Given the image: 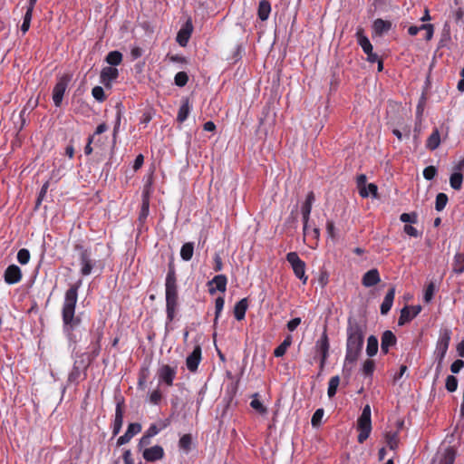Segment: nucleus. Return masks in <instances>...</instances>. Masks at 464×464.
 <instances>
[{
	"mask_svg": "<svg viewBox=\"0 0 464 464\" xmlns=\"http://www.w3.org/2000/svg\"><path fill=\"white\" fill-rule=\"evenodd\" d=\"M82 281L72 285L65 292L62 307L63 331L71 343H77L80 337L77 328L82 324V319L75 315L76 304L78 301V289Z\"/></svg>",
	"mask_w": 464,
	"mask_h": 464,
	"instance_id": "1",
	"label": "nucleus"
},
{
	"mask_svg": "<svg viewBox=\"0 0 464 464\" xmlns=\"http://www.w3.org/2000/svg\"><path fill=\"white\" fill-rule=\"evenodd\" d=\"M347 341H346V353L343 372L347 377L350 376L352 366L355 363L362 353L364 342V330L355 319L349 318L347 325Z\"/></svg>",
	"mask_w": 464,
	"mask_h": 464,
	"instance_id": "2",
	"label": "nucleus"
},
{
	"mask_svg": "<svg viewBox=\"0 0 464 464\" xmlns=\"http://www.w3.org/2000/svg\"><path fill=\"white\" fill-rule=\"evenodd\" d=\"M165 298L167 324H169L175 319L179 309L177 275L173 264L169 265V270L165 279Z\"/></svg>",
	"mask_w": 464,
	"mask_h": 464,
	"instance_id": "3",
	"label": "nucleus"
},
{
	"mask_svg": "<svg viewBox=\"0 0 464 464\" xmlns=\"http://www.w3.org/2000/svg\"><path fill=\"white\" fill-rule=\"evenodd\" d=\"M357 430L359 431L357 440L362 444L369 438L372 431L371 407L368 404L363 407L357 420Z\"/></svg>",
	"mask_w": 464,
	"mask_h": 464,
	"instance_id": "4",
	"label": "nucleus"
},
{
	"mask_svg": "<svg viewBox=\"0 0 464 464\" xmlns=\"http://www.w3.org/2000/svg\"><path fill=\"white\" fill-rule=\"evenodd\" d=\"M86 356V353H82L74 361L72 369L68 375L70 383H78L82 375V379L86 377V371L91 363V360H87Z\"/></svg>",
	"mask_w": 464,
	"mask_h": 464,
	"instance_id": "5",
	"label": "nucleus"
},
{
	"mask_svg": "<svg viewBox=\"0 0 464 464\" xmlns=\"http://www.w3.org/2000/svg\"><path fill=\"white\" fill-rule=\"evenodd\" d=\"M286 260L291 265L295 276L302 281L304 285L307 283L308 276L305 275L306 265L296 252H289L286 255Z\"/></svg>",
	"mask_w": 464,
	"mask_h": 464,
	"instance_id": "6",
	"label": "nucleus"
},
{
	"mask_svg": "<svg viewBox=\"0 0 464 464\" xmlns=\"http://www.w3.org/2000/svg\"><path fill=\"white\" fill-rule=\"evenodd\" d=\"M71 81V76L64 74L61 76L53 89V101L56 107H60L63 95Z\"/></svg>",
	"mask_w": 464,
	"mask_h": 464,
	"instance_id": "7",
	"label": "nucleus"
},
{
	"mask_svg": "<svg viewBox=\"0 0 464 464\" xmlns=\"http://www.w3.org/2000/svg\"><path fill=\"white\" fill-rule=\"evenodd\" d=\"M177 369L169 364H163L158 370L159 382L170 387L176 378Z\"/></svg>",
	"mask_w": 464,
	"mask_h": 464,
	"instance_id": "8",
	"label": "nucleus"
},
{
	"mask_svg": "<svg viewBox=\"0 0 464 464\" xmlns=\"http://www.w3.org/2000/svg\"><path fill=\"white\" fill-rule=\"evenodd\" d=\"M450 342V331L445 330L444 333L440 336L436 345V355L439 360V363H441L445 358L447 351L449 349Z\"/></svg>",
	"mask_w": 464,
	"mask_h": 464,
	"instance_id": "9",
	"label": "nucleus"
},
{
	"mask_svg": "<svg viewBox=\"0 0 464 464\" xmlns=\"http://www.w3.org/2000/svg\"><path fill=\"white\" fill-rule=\"evenodd\" d=\"M421 311L420 305H405L401 310V314L398 319V325L402 326L407 323H410L412 319H414Z\"/></svg>",
	"mask_w": 464,
	"mask_h": 464,
	"instance_id": "10",
	"label": "nucleus"
},
{
	"mask_svg": "<svg viewBox=\"0 0 464 464\" xmlns=\"http://www.w3.org/2000/svg\"><path fill=\"white\" fill-rule=\"evenodd\" d=\"M202 360V349L199 344L195 345L192 353L186 358V366L190 372H196Z\"/></svg>",
	"mask_w": 464,
	"mask_h": 464,
	"instance_id": "11",
	"label": "nucleus"
},
{
	"mask_svg": "<svg viewBox=\"0 0 464 464\" xmlns=\"http://www.w3.org/2000/svg\"><path fill=\"white\" fill-rule=\"evenodd\" d=\"M314 199H315V198H314V192L313 191L309 192L306 196L304 203L303 204V206L301 208V212H302L303 221H304L303 231L304 232L305 235L308 234V222H309V218H310V214H311V210H312V206H313V203L314 202Z\"/></svg>",
	"mask_w": 464,
	"mask_h": 464,
	"instance_id": "12",
	"label": "nucleus"
},
{
	"mask_svg": "<svg viewBox=\"0 0 464 464\" xmlns=\"http://www.w3.org/2000/svg\"><path fill=\"white\" fill-rule=\"evenodd\" d=\"M314 348L316 353H319L320 357H323V360L329 357L330 343L326 326H324L320 338L315 342Z\"/></svg>",
	"mask_w": 464,
	"mask_h": 464,
	"instance_id": "13",
	"label": "nucleus"
},
{
	"mask_svg": "<svg viewBox=\"0 0 464 464\" xmlns=\"http://www.w3.org/2000/svg\"><path fill=\"white\" fill-rule=\"evenodd\" d=\"M149 213H150V195H149V192L148 191H144L142 193V202H141V208H140V211L139 213V217H138V227L140 230L142 229L146 220H147V218L149 216Z\"/></svg>",
	"mask_w": 464,
	"mask_h": 464,
	"instance_id": "14",
	"label": "nucleus"
},
{
	"mask_svg": "<svg viewBox=\"0 0 464 464\" xmlns=\"http://www.w3.org/2000/svg\"><path fill=\"white\" fill-rule=\"evenodd\" d=\"M119 76V71L118 69L111 67V66H106L102 68L100 75V82L106 87L111 88V82L116 80Z\"/></svg>",
	"mask_w": 464,
	"mask_h": 464,
	"instance_id": "15",
	"label": "nucleus"
},
{
	"mask_svg": "<svg viewBox=\"0 0 464 464\" xmlns=\"http://www.w3.org/2000/svg\"><path fill=\"white\" fill-rule=\"evenodd\" d=\"M79 259L82 265L81 274L82 276H89L95 265V262L92 259L91 250H83L81 252Z\"/></svg>",
	"mask_w": 464,
	"mask_h": 464,
	"instance_id": "16",
	"label": "nucleus"
},
{
	"mask_svg": "<svg viewBox=\"0 0 464 464\" xmlns=\"http://www.w3.org/2000/svg\"><path fill=\"white\" fill-rule=\"evenodd\" d=\"M5 282L8 285H14L21 281L22 271L16 265H10L4 274Z\"/></svg>",
	"mask_w": 464,
	"mask_h": 464,
	"instance_id": "17",
	"label": "nucleus"
},
{
	"mask_svg": "<svg viewBox=\"0 0 464 464\" xmlns=\"http://www.w3.org/2000/svg\"><path fill=\"white\" fill-rule=\"evenodd\" d=\"M227 284V278L225 275H218L210 280L208 285L209 286L208 292L210 295H214L216 291L226 292Z\"/></svg>",
	"mask_w": 464,
	"mask_h": 464,
	"instance_id": "18",
	"label": "nucleus"
},
{
	"mask_svg": "<svg viewBox=\"0 0 464 464\" xmlns=\"http://www.w3.org/2000/svg\"><path fill=\"white\" fill-rule=\"evenodd\" d=\"M141 431V425L138 422L130 423L126 432L120 436L117 440V446H121L128 443L132 437Z\"/></svg>",
	"mask_w": 464,
	"mask_h": 464,
	"instance_id": "19",
	"label": "nucleus"
},
{
	"mask_svg": "<svg viewBox=\"0 0 464 464\" xmlns=\"http://www.w3.org/2000/svg\"><path fill=\"white\" fill-rule=\"evenodd\" d=\"M142 456L146 461L154 462L163 459L164 450L160 445L147 448L143 450Z\"/></svg>",
	"mask_w": 464,
	"mask_h": 464,
	"instance_id": "20",
	"label": "nucleus"
},
{
	"mask_svg": "<svg viewBox=\"0 0 464 464\" xmlns=\"http://www.w3.org/2000/svg\"><path fill=\"white\" fill-rule=\"evenodd\" d=\"M193 31V25L190 20H188L183 26L180 28V30L178 32L177 34V42L180 46H186L188 43V40L191 36Z\"/></svg>",
	"mask_w": 464,
	"mask_h": 464,
	"instance_id": "21",
	"label": "nucleus"
},
{
	"mask_svg": "<svg viewBox=\"0 0 464 464\" xmlns=\"http://www.w3.org/2000/svg\"><path fill=\"white\" fill-rule=\"evenodd\" d=\"M381 282L380 273L377 268L367 271L362 278V285L365 287H372Z\"/></svg>",
	"mask_w": 464,
	"mask_h": 464,
	"instance_id": "22",
	"label": "nucleus"
},
{
	"mask_svg": "<svg viewBox=\"0 0 464 464\" xmlns=\"http://www.w3.org/2000/svg\"><path fill=\"white\" fill-rule=\"evenodd\" d=\"M396 342L397 338L395 334L392 331L386 330L382 335L381 352L384 354H387L389 353V348L394 346Z\"/></svg>",
	"mask_w": 464,
	"mask_h": 464,
	"instance_id": "23",
	"label": "nucleus"
},
{
	"mask_svg": "<svg viewBox=\"0 0 464 464\" xmlns=\"http://www.w3.org/2000/svg\"><path fill=\"white\" fill-rule=\"evenodd\" d=\"M463 167H464V160L462 161H460L459 163V165L456 167V169L459 171L452 173L450 178V187L455 190H459L461 188L463 176L459 171L462 169Z\"/></svg>",
	"mask_w": 464,
	"mask_h": 464,
	"instance_id": "24",
	"label": "nucleus"
},
{
	"mask_svg": "<svg viewBox=\"0 0 464 464\" xmlns=\"http://www.w3.org/2000/svg\"><path fill=\"white\" fill-rule=\"evenodd\" d=\"M394 297H395V288L391 287L388 290V292L381 304V307H380V311L382 315H385L390 312V310L392 306L393 301H394Z\"/></svg>",
	"mask_w": 464,
	"mask_h": 464,
	"instance_id": "25",
	"label": "nucleus"
},
{
	"mask_svg": "<svg viewBox=\"0 0 464 464\" xmlns=\"http://www.w3.org/2000/svg\"><path fill=\"white\" fill-rule=\"evenodd\" d=\"M122 403L123 402H118L116 405L115 419H114L113 428H112V434L114 436L117 435L121 431L122 424H123Z\"/></svg>",
	"mask_w": 464,
	"mask_h": 464,
	"instance_id": "26",
	"label": "nucleus"
},
{
	"mask_svg": "<svg viewBox=\"0 0 464 464\" xmlns=\"http://www.w3.org/2000/svg\"><path fill=\"white\" fill-rule=\"evenodd\" d=\"M103 336V326L98 327L94 333V338L95 340L92 342V344L93 345V350L92 351L90 356L92 357L90 360H93L96 358L101 352V341Z\"/></svg>",
	"mask_w": 464,
	"mask_h": 464,
	"instance_id": "27",
	"label": "nucleus"
},
{
	"mask_svg": "<svg viewBox=\"0 0 464 464\" xmlns=\"http://www.w3.org/2000/svg\"><path fill=\"white\" fill-rule=\"evenodd\" d=\"M170 422V419L160 420L158 423L151 424L145 433L152 438L156 436L160 430L169 427Z\"/></svg>",
	"mask_w": 464,
	"mask_h": 464,
	"instance_id": "28",
	"label": "nucleus"
},
{
	"mask_svg": "<svg viewBox=\"0 0 464 464\" xmlns=\"http://www.w3.org/2000/svg\"><path fill=\"white\" fill-rule=\"evenodd\" d=\"M248 308L247 298H243L238 301L234 307V315L237 321H241L245 318L246 312Z\"/></svg>",
	"mask_w": 464,
	"mask_h": 464,
	"instance_id": "29",
	"label": "nucleus"
},
{
	"mask_svg": "<svg viewBox=\"0 0 464 464\" xmlns=\"http://www.w3.org/2000/svg\"><path fill=\"white\" fill-rule=\"evenodd\" d=\"M271 12V4L267 0H261L258 5L257 15L261 21L268 19Z\"/></svg>",
	"mask_w": 464,
	"mask_h": 464,
	"instance_id": "30",
	"label": "nucleus"
},
{
	"mask_svg": "<svg viewBox=\"0 0 464 464\" xmlns=\"http://www.w3.org/2000/svg\"><path fill=\"white\" fill-rule=\"evenodd\" d=\"M440 144V134L439 130L436 128L433 130L431 134L429 136L426 141V148L430 150H435Z\"/></svg>",
	"mask_w": 464,
	"mask_h": 464,
	"instance_id": "31",
	"label": "nucleus"
},
{
	"mask_svg": "<svg viewBox=\"0 0 464 464\" xmlns=\"http://www.w3.org/2000/svg\"><path fill=\"white\" fill-rule=\"evenodd\" d=\"M420 30H428V35L426 36L427 40H430L433 36V25L431 24H425L420 26L411 25L408 29V33L410 35L414 36L417 35Z\"/></svg>",
	"mask_w": 464,
	"mask_h": 464,
	"instance_id": "32",
	"label": "nucleus"
},
{
	"mask_svg": "<svg viewBox=\"0 0 464 464\" xmlns=\"http://www.w3.org/2000/svg\"><path fill=\"white\" fill-rule=\"evenodd\" d=\"M359 45L362 47L365 53L372 51V45L367 36L363 34V30L360 28L356 33Z\"/></svg>",
	"mask_w": 464,
	"mask_h": 464,
	"instance_id": "33",
	"label": "nucleus"
},
{
	"mask_svg": "<svg viewBox=\"0 0 464 464\" xmlns=\"http://www.w3.org/2000/svg\"><path fill=\"white\" fill-rule=\"evenodd\" d=\"M392 28V23L381 18L376 19L373 22V30L378 35L388 32Z\"/></svg>",
	"mask_w": 464,
	"mask_h": 464,
	"instance_id": "34",
	"label": "nucleus"
},
{
	"mask_svg": "<svg viewBox=\"0 0 464 464\" xmlns=\"http://www.w3.org/2000/svg\"><path fill=\"white\" fill-rule=\"evenodd\" d=\"M385 442L390 450H395L399 446V431H387L385 433Z\"/></svg>",
	"mask_w": 464,
	"mask_h": 464,
	"instance_id": "35",
	"label": "nucleus"
},
{
	"mask_svg": "<svg viewBox=\"0 0 464 464\" xmlns=\"http://www.w3.org/2000/svg\"><path fill=\"white\" fill-rule=\"evenodd\" d=\"M190 112V105L188 99H185L182 102L181 106L179 109L178 115H177V121L180 123L184 122Z\"/></svg>",
	"mask_w": 464,
	"mask_h": 464,
	"instance_id": "36",
	"label": "nucleus"
},
{
	"mask_svg": "<svg viewBox=\"0 0 464 464\" xmlns=\"http://www.w3.org/2000/svg\"><path fill=\"white\" fill-rule=\"evenodd\" d=\"M456 459V451L453 448H447L442 453L439 464H454Z\"/></svg>",
	"mask_w": 464,
	"mask_h": 464,
	"instance_id": "37",
	"label": "nucleus"
},
{
	"mask_svg": "<svg viewBox=\"0 0 464 464\" xmlns=\"http://www.w3.org/2000/svg\"><path fill=\"white\" fill-rule=\"evenodd\" d=\"M452 269L455 274H462L464 272V254H455L452 264Z\"/></svg>",
	"mask_w": 464,
	"mask_h": 464,
	"instance_id": "38",
	"label": "nucleus"
},
{
	"mask_svg": "<svg viewBox=\"0 0 464 464\" xmlns=\"http://www.w3.org/2000/svg\"><path fill=\"white\" fill-rule=\"evenodd\" d=\"M292 344V337L288 335L285 340L274 350L276 357H282L286 353L288 347Z\"/></svg>",
	"mask_w": 464,
	"mask_h": 464,
	"instance_id": "39",
	"label": "nucleus"
},
{
	"mask_svg": "<svg viewBox=\"0 0 464 464\" xmlns=\"http://www.w3.org/2000/svg\"><path fill=\"white\" fill-rule=\"evenodd\" d=\"M378 352V339L374 335H370L367 339L366 353L369 357L374 356Z\"/></svg>",
	"mask_w": 464,
	"mask_h": 464,
	"instance_id": "40",
	"label": "nucleus"
},
{
	"mask_svg": "<svg viewBox=\"0 0 464 464\" xmlns=\"http://www.w3.org/2000/svg\"><path fill=\"white\" fill-rule=\"evenodd\" d=\"M194 253V243L187 242L183 244L180 249V256L184 261H189Z\"/></svg>",
	"mask_w": 464,
	"mask_h": 464,
	"instance_id": "41",
	"label": "nucleus"
},
{
	"mask_svg": "<svg viewBox=\"0 0 464 464\" xmlns=\"http://www.w3.org/2000/svg\"><path fill=\"white\" fill-rule=\"evenodd\" d=\"M378 188L375 184L370 183L367 186L360 188L359 194L362 198H368L370 195L377 197Z\"/></svg>",
	"mask_w": 464,
	"mask_h": 464,
	"instance_id": "42",
	"label": "nucleus"
},
{
	"mask_svg": "<svg viewBox=\"0 0 464 464\" xmlns=\"http://www.w3.org/2000/svg\"><path fill=\"white\" fill-rule=\"evenodd\" d=\"M106 62L112 66L119 65L122 61V54L119 51H111L106 56Z\"/></svg>",
	"mask_w": 464,
	"mask_h": 464,
	"instance_id": "43",
	"label": "nucleus"
},
{
	"mask_svg": "<svg viewBox=\"0 0 464 464\" xmlns=\"http://www.w3.org/2000/svg\"><path fill=\"white\" fill-rule=\"evenodd\" d=\"M340 384V377L338 375L333 376L328 382L327 394L329 398H333L337 392V388Z\"/></svg>",
	"mask_w": 464,
	"mask_h": 464,
	"instance_id": "44",
	"label": "nucleus"
},
{
	"mask_svg": "<svg viewBox=\"0 0 464 464\" xmlns=\"http://www.w3.org/2000/svg\"><path fill=\"white\" fill-rule=\"evenodd\" d=\"M250 406L256 411L258 413L264 415L267 412L266 407L264 406V404L260 401L258 399V393H255L253 395V399L250 402Z\"/></svg>",
	"mask_w": 464,
	"mask_h": 464,
	"instance_id": "45",
	"label": "nucleus"
},
{
	"mask_svg": "<svg viewBox=\"0 0 464 464\" xmlns=\"http://www.w3.org/2000/svg\"><path fill=\"white\" fill-rule=\"evenodd\" d=\"M192 437L190 434H184L179 440V447L185 452H188L191 450Z\"/></svg>",
	"mask_w": 464,
	"mask_h": 464,
	"instance_id": "46",
	"label": "nucleus"
},
{
	"mask_svg": "<svg viewBox=\"0 0 464 464\" xmlns=\"http://www.w3.org/2000/svg\"><path fill=\"white\" fill-rule=\"evenodd\" d=\"M375 370V362L372 359H367L362 363V372L364 376L372 377Z\"/></svg>",
	"mask_w": 464,
	"mask_h": 464,
	"instance_id": "47",
	"label": "nucleus"
},
{
	"mask_svg": "<svg viewBox=\"0 0 464 464\" xmlns=\"http://www.w3.org/2000/svg\"><path fill=\"white\" fill-rule=\"evenodd\" d=\"M448 196L445 194V193H439L437 196H436V200H435V209L439 212L442 211L447 203H448Z\"/></svg>",
	"mask_w": 464,
	"mask_h": 464,
	"instance_id": "48",
	"label": "nucleus"
},
{
	"mask_svg": "<svg viewBox=\"0 0 464 464\" xmlns=\"http://www.w3.org/2000/svg\"><path fill=\"white\" fill-rule=\"evenodd\" d=\"M188 82V75L186 72H179L174 77V82L179 87L185 86Z\"/></svg>",
	"mask_w": 464,
	"mask_h": 464,
	"instance_id": "49",
	"label": "nucleus"
},
{
	"mask_svg": "<svg viewBox=\"0 0 464 464\" xmlns=\"http://www.w3.org/2000/svg\"><path fill=\"white\" fill-rule=\"evenodd\" d=\"M435 289H436V286H435V284L433 282H430L426 286V289H425V292H424V296H423V299H424L425 303H430L433 299Z\"/></svg>",
	"mask_w": 464,
	"mask_h": 464,
	"instance_id": "50",
	"label": "nucleus"
},
{
	"mask_svg": "<svg viewBox=\"0 0 464 464\" xmlns=\"http://www.w3.org/2000/svg\"><path fill=\"white\" fill-rule=\"evenodd\" d=\"M30 252L26 248H22L17 253V260L21 265H26L30 261Z\"/></svg>",
	"mask_w": 464,
	"mask_h": 464,
	"instance_id": "51",
	"label": "nucleus"
},
{
	"mask_svg": "<svg viewBox=\"0 0 464 464\" xmlns=\"http://www.w3.org/2000/svg\"><path fill=\"white\" fill-rule=\"evenodd\" d=\"M32 17L33 13L25 11V14L23 18V24L21 25V31L24 34H26L30 28Z\"/></svg>",
	"mask_w": 464,
	"mask_h": 464,
	"instance_id": "52",
	"label": "nucleus"
},
{
	"mask_svg": "<svg viewBox=\"0 0 464 464\" xmlns=\"http://www.w3.org/2000/svg\"><path fill=\"white\" fill-rule=\"evenodd\" d=\"M446 389L450 392H453L458 388V380L453 375H449L446 379Z\"/></svg>",
	"mask_w": 464,
	"mask_h": 464,
	"instance_id": "53",
	"label": "nucleus"
},
{
	"mask_svg": "<svg viewBox=\"0 0 464 464\" xmlns=\"http://www.w3.org/2000/svg\"><path fill=\"white\" fill-rule=\"evenodd\" d=\"M225 304L224 297L218 296L215 301V323L218 321Z\"/></svg>",
	"mask_w": 464,
	"mask_h": 464,
	"instance_id": "54",
	"label": "nucleus"
},
{
	"mask_svg": "<svg viewBox=\"0 0 464 464\" xmlns=\"http://www.w3.org/2000/svg\"><path fill=\"white\" fill-rule=\"evenodd\" d=\"M92 94L98 102H104L106 100L104 91L101 86L93 87L92 90Z\"/></svg>",
	"mask_w": 464,
	"mask_h": 464,
	"instance_id": "55",
	"label": "nucleus"
},
{
	"mask_svg": "<svg viewBox=\"0 0 464 464\" xmlns=\"http://www.w3.org/2000/svg\"><path fill=\"white\" fill-rule=\"evenodd\" d=\"M324 416V410L317 409L312 416L311 424L313 427H317L320 425L322 419Z\"/></svg>",
	"mask_w": 464,
	"mask_h": 464,
	"instance_id": "56",
	"label": "nucleus"
},
{
	"mask_svg": "<svg viewBox=\"0 0 464 464\" xmlns=\"http://www.w3.org/2000/svg\"><path fill=\"white\" fill-rule=\"evenodd\" d=\"M418 216L415 212L412 213H402L400 217L401 222L404 223H417Z\"/></svg>",
	"mask_w": 464,
	"mask_h": 464,
	"instance_id": "57",
	"label": "nucleus"
},
{
	"mask_svg": "<svg viewBox=\"0 0 464 464\" xmlns=\"http://www.w3.org/2000/svg\"><path fill=\"white\" fill-rule=\"evenodd\" d=\"M121 111H117L116 120H115L114 128H113V133H112L113 146L116 143V139H117V135H118V132L120 130V125H121Z\"/></svg>",
	"mask_w": 464,
	"mask_h": 464,
	"instance_id": "58",
	"label": "nucleus"
},
{
	"mask_svg": "<svg viewBox=\"0 0 464 464\" xmlns=\"http://www.w3.org/2000/svg\"><path fill=\"white\" fill-rule=\"evenodd\" d=\"M423 177L427 180H431L437 174V169L434 166H428L423 169Z\"/></svg>",
	"mask_w": 464,
	"mask_h": 464,
	"instance_id": "59",
	"label": "nucleus"
},
{
	"mask_svg": "<svg viewBox=\"0 0 464 464\" xmlns=\"http://www.w3.org/2000/svg\"><path fill=\"white\" fill-rule=\"evenodd\" d=\"M425 102H426V99H425V96L422 95L421 98L420 99L419 101V103L416 107V117L417 119H421L422 117V114H423V111H424V107H425Z\"/></svg>",
	"mask_w": 464,
	"mask_h": 464,
	"instance_id": "60",
	"label": "nucleus"
},
{
	"mask_svg": "<svg viewBox=\"0 0 464 464\" xmlns=\"http://www.w3.org/2000/svg\"><path fill=\"white\" fill-rule=\"evenodd\" d=\"M326 232L328 234V237H331L332 239H334L336 237L335 226L333 220H327Z\"/></svg>",
	"mask_w": 464,
	"mask_h": 464,
	"instance_id": "61",
	"label": "nucleus"
},
{
	"mask_svg": "<svg viewBox=\"0 0 464 464\" xmlns=\"http://www.w3.org/2000/svg\"><path fill=\"white\" fill-rule=\"evenodd\" d=\"M162 399V395L160 390H154L150 395V401L151 403L158 405Z\"/></svg>",
	"mask_w": 464,
	"mask_h": 464,
	"instance_id": "62",
	"label": "nucleus"
},
{
	"mask_svg": "<svg viewBox=\"0 0 464 464\" xmlns=\"http://www.w3.org/2000/svg\"><path fill=\"white\" fill-rule=\"evenodd\" d=\"M213 259H214V266H213L214 271H216V272L221 271L223 269V262H222V258H221L220 255L216 253Z\"/></svg>",
	"mask_w": 464,
	"mask_h": 464,
	"instance_id": "63",
	"label": "nucleus"
},
{
	"mask_svg": "<svg viewBox=\"0 0 464 464\" xmlns=\"http://www.w3.org/2000/svg\"><path fill=\"white\" fill-rule=\"evenodd\" d=\"M122 459L124 464H135L131 451L130 450H124L122 454Z\"/></svg>",
	"mask_w": 464,
	"mask_h": 464,
	"instance_id": "64",
	"label": "nucleus"
}]
</instances>
